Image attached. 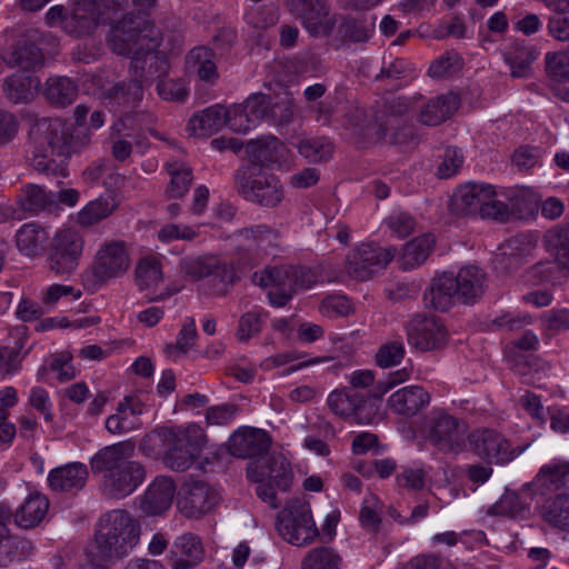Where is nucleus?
Instances as JSON below:
<instances>
[{
  "instance_id": "obj_1",
  "label": "nucleus",
  "mask_w": 569,
  "mask_h": 569,
  "mask_svg": "<svg viewBox=\"0 0 569 569\" xmlns=\"http://www.w3.org/2000/svg\"><path fill=\"white\" fill-rule=\"evenodd\" d=\"M33 151L31 167L44 174L66 177V161L72 153L88 147L91 133L84 129L69 132V127L57 118L34 119L29 129Z\"/></svg>"
},
{
  "instance_id": "obj_2",
  "label": "nucleus",
  "mask_w": 569,
  "mask_h": 569,
  "mask_svg": "<svg viewBox=\"0 0 569 569\" xmlns=\"http://www.w3.org/2000/svg\"><path fill=\"white\" fill-rule=\"evenodd\" d=\"M136 445L120 441L100 449L90 460L93 473L102 475V490L110 498L131 495L146 479L144 466L132 460Z\"/></svg>"
},
{
  "instance_id": "obj_3",
  "label": "nucleus",
  "mask_w": 569,
  "mask_h": 569,
  "mask_svg": "<svg viewBox=\"0 0 569 569\" xmlns=\"http://www.w3.org/2000/svg\"><path fill=\"white\" fill-rule=\"evenodd\" d=\"M140 525L126 510H112L103 515L96 531V551L89 555L90 563L96 560L113 561L127 556L138 543Z\"/></svg>"
},
{
  "instance_id": "obj_4",
  "label": "nucleus",
  "mask_w": 569,
  "mask_h": 569,
  "mask_svg": "<svg viewBox=\"0 0 569 569\" xmlns=\"http://www.w3.org/2000/svg\"><path fill=\"white\" fill-rule=\"evenodd\" d=\"M163 447V463L167 468L183 472L197 460L206 443V435L197 425L187 427H158L153 431Z\"/></svg>"
},
{
  "instance_id": "obj_5",
  "label": "nucleus",
  "mask_w": 569,
  "mask_h": 569,
  "mask_svg": "<svg viewBox=\"0 0 569 569\" xmlns=\"http://www.w3.org/2000/svg\"><path fill=\"white\" fill-rule=\"evenodd\" d=\"M537 486L555 492L540 508L542 519L555 528L569 530V463L541 467L536 477Z\"/></svg>"
},
{
  "instance_id": "obj_6",
  "label": "nucleus",
  "mask_w": 569,
  "mask_h": 569,
  "mask_svg": "<svg viewBox=\"0 0 569 569\" xmlns=\"http://www.w3.org/2000/svg\"><path fill=\"white\" fill-rule=\"evenodd\" d=\"M451 211L458 216H479L498 222H507L511 216L509 207L496 199V191L491 184L476 182L461 186L455 192Z\"/></svg>"
},
{
  "instance_id": "obj_7",
  "label": "nucleus",
  "mask_w": 569,
  "mask_h": 569,
  "mask_svg": "<svg viewBox=\"0 0 569 569\" xmlns=\"http://www.w3.org/2000/svg\"><path fill=\"white\" fill-rule=\"evenodd\" d=\"M236 191L247 201L264 208L279 206L284 198L280 179L260 166H242L233 176Z\"/></svg>"
},
{
  "instance_id": "obj_8",
  "label": "nucleus",
  "mask_w": 569,
  "mask_h": 569,
  "mask_svg": "<svg viewBox=\"0 0 569 569\" xmlns=\"http://www.w3.org/2000/svg\"><path fill=\"white\" fill-rule=\"evenodd\" d=\"M462 422L442 409H432L425 417L421 433L427 442L442 453H459L466 447Z\"/></svg>"
},
{
  "instance_id": "obj_9",
  "label": "nucleus",
  "mask_w": 569,
  "mask_h": 569,
  "mask_svg": "<svg viewBox=\"0 0 569 569\" xmlns=\"http://www.w3.org/2000/svg\"><path fill=\"white\" fill-rule=\"evenodd\" d=\"M277 530L289 543L307 546L318 537L310 506L302 499H291L277 516Z\"/></svg>"
},
{
  "instance_id": "obj_10",
  "label": "nucleus",
  "mask_w": 569,
  "mask_h": 569,
  "mask_svg": "<svg viewBox=\"0 0 569 569\" xmlns=\"http://www.w3.org/2000/svg\"><path fill=\"white\" fill-rule=\"evenodd\" d=\"M156 36L153 26L147 18L128 12L112 24L107 41L114 53L132 57L141 43L146 44Z\"/></svg>"
},
{
  "instance_id": "obj_11",
  "label": "nucleus",
  "mask_w": 569,
  "mask_h": 569,
  "mask_svg": "<svg viewBox=\"0 0 569 569\" xmlns=\"http://www.w3.org/2000/svg\"><path fill=\"white\" fill-rule=\"evenodd\" d=\"M128 268L129 254L123 242L111 241L97 252L91 267L82 274V282L96 290L109 279L122 276Z\"/></svg>"
},
{
  "instance_id": "obj_12",
  "label": "nucleus",
  "mask_w": 569,
  "mask_h": 569,
  "mask_svg": "<svg viewBox=\"0 0 569 569\" xmlns=\"http://www.w3.org/2000/svg\"><path fill=\"white\" fill-rule=\"evenodd\" d=\"M288 11L315 37L331 36L337 16L330 13L328 0H286Z\"/></svg>"
},
{
  "instance_id": "obj_13",
  "label": "nucleus",
  "mask_w": 569,
  "mask_h": 569,
  "mask_svg": "<svg viewBox=\"0 0 569 569\" xmlns=\"http://www.w3.org/2000/svg\"><path fill=\"white\" fill-rule=\"evenodd\" d=\"M470 450L488 463L505 465L522 450L515 449L502 433L495 429L478 428L467 436Z\"/></svg>"
},
{
  "instance_id": "obj_14",
  "label": "nucleus",
  "mask_w": 569,
  "mask_h": 569,
  "mask_svg": "<svg viewBox=\"0 0 569 569\" xmlns=\"http://www.w3.org/2000/svg\"><path fill=\"white\" fill-rule=\"evenodd\" d=\"M393 247L382 248L373 244H361L350 252L346 261L348 276L358 281H366L383 270L395 258Z\"/></svg>"
},
{
  "instance_id": "obj_15",
  "label": "nucleus",
  "mask_w": 569,
  "mask_h": 569,
  "mask_svg": "<svg viewBox=\"0 0 569 569\" xmlns=\"http://www.w3.org/2000/svg\"><path fill=\"white\" fill-rule=\"evenodd\" d=\"M159 47L158 36H156L146 44L141 43L131 57L130 74L139 78L147 87L154 80L163 79L170 69L164 51L157 50Z\"/></svg>"
},
{
  "instance_id": "obj_16",
  "label": "nucleus",
  "mask_w": 569,
  "mask_h": 569,
  "mask_svg": "<svg viewBox=\"0 0 569 569\" xmlns=\"http://www.w3.org/2000/svg\"><path fill=\"white\" fill-rule=\"evenodd\" d=\"M405 329L408 343L422 352L442 349L448 340L445 325L435 316L416 315Z\"/></svg>"
},
{
  "instance_id": "obj_17",
  "label": "nucleus",
  "mask_w": 569,
  "mask_h": 569,
  "mask_svg": "<svg viewBox=\"0 0 569 569\" xmlns=\"http://www.w3.org/2000/svg\"><path fill=\"white\" fill-rule=\"evenodd\" d=\"M82 238L71 229L59 230L50 242L49 268L56 274H70L79 264Z\"/></svg>"
},
{
  "instance_id": "obj_18",
  "label": "nucleus",
  "mask_w": 569,
  "mask_h": 569,
  "mask_svg": "<svg viewBox=\"0 0 569 569\" xmlns=\"http://www.w3.org/2000/svg\"><path fill=\"white\" fill-rule=\"evenodd\" d=\"M330 410L343 418H353L358 422H370L376 412L373 405L367 397L353 388L336 389L327 399Z\"/></svg>"
},
{
  "instance_id": "obj_19",
  "label": "nucleus",
  "mask_w": 569,
  "mask_h": 569,
  "mask_svg": "<svg viewBox=\"0 0 569 569\" xmlns=\"http://www.w3.org/2000/svg\"><path fill=\"white\" fill-rule=\"evenodd\" d=\"M219 495L200 480L186 482L179 493L177 507L188 518H199L210 512L219 502Z\"/></svg>"
},
{
  "instance_id": "obj_20",
  "label": "nucleus",
  "mask_w": 569,
  "mask_h": 569,
  "mask_svg": "<svg viewBox=\"0 0 569 569\" xmlns=\"http://www.w3.org/2000/svg\"><path fill=\"white\" fill-rule=\"evenodd\" d=\"M247 475L252 481L268 480L282 491L289 490L293 480L290 462L281 453H272L250 462Z\"/></svg>"
},
{
  "instance_id": "obj_21",
  "label": "nucleus",
  "mask_w": 569,
  "mask_h": 569,
  "mask_svg": "<svg viewBox=\"0 0 569 569\" xmlns=\"http://www.w3.org/2000/svg\"><path fill=\"white\" fill-rule=\"evenodd\" d=\"M246 153L250 161L247 166H260L264 169L287 162L289 149L277 137L262 136L247 142Z\"/></svg>"
},
{
  "instance_id": "obj_22",
  "label": "nucleus",
  "mask_w": 569,
  "mask_h": 569,
  "mask_svg": "<svg viewBox=\"0 0 569 569\" xmlns=\"http://www.w3.org/2000/svg\"><path fill=\"white\" fill-rule=\"evenodd\" d=\"M134 279L139 291L146 292L148 302L162 301L178 292V289L166 287L160 293H154L157 287L163 282L162 267L156 258L141 259L136 267Z\"/></svg>"
},
{
  "instance_id": "obj_23",
  "label": "nucleus",
  "mask_w": 569,
  "mask_h": 569,
  "mask_svg": "<svg viewBox=\"0 0 569 569\" xmlns=\"http://www.w3.org/2000/svg\"><path fill=\"white\" fill-rule=\"evenodd\" d=\"M271 445L269 433L262 429L244 427L229 439V451L237 458H254L268 451Z\"/></svg>"
},
{
  "instance_id": "obj_24",
  "label": "nucleus",
  "mask_w": 569,
  "mask_h": 569,
  "mask_svg": "<svg viewBox=\"0 0 569 569\" xmlns=\"http://www.w3.org/2000/svg\"><path fill=\"white\" fill-rule=\"evenodd\" d=\"M176 483L171 477L158 476L141 498L140 509L147 516H158L167 511L176 495Z\"/></svg>"
},
{
  "instance_id": "obj_25",
  "label": "nucleus",
  "mask_w": 569,
  "mask_h": 569,
  "mask_svg": "<svg viewBox=\"0 0 569 569\" xmlns=\"http://www.w3.org/2000/svg\"><path fill=\"white\" fill-rule=\"evenodd\" d=\"M203 548L200 539L193 533H184L176 539L169 562L172 569H192L201 562Z\"/></svg>"
},
{
  "instance_id": "obj_26",
  "label": "nucleus",
  "mask_w": 569,
  "mask_h": 569,
  "mask_svg": "<svg viewBox=\"0 0 569 569\" xmlns=\"http://www.w3.org/2000/svg\"><path fill=\"white\" fill-rule=\"evenodd\" d=\"M182 270L186 276L190 277L192 280H200L206 277H212V282L219 280L223 284V288L217 291L219 295H226L227 286L232 284L236 279V274L232 270L227 267H219L211 260L203 258L184 259L182 261Z\"/></svg>"
},
{
  "instance_id": "obj_27",
  "label": "nucleus",
  "mask_w": 569,
  "mask_h": 569,
  "mask_svg": "<svg viewBox=\"0 0 569 569\" xmlns=\"http://www.w3.org/2000/svg\"><path fill=\"white\" fill-rule=\"evenodd\" d=\"M43 39L44 34L33 31L27 38L18 40L11 51L4 57L6 62L10 66L20 67L23 70L40 66L43 61V53L37 42Z\"/></svg>"
},
{
  "instance_id": "obj_28",
  "label": "nucleus",
  "mask_w": 569,
  "mask_h": 569,
  "mask_svg": "<svg viewBox=\"0 0 569 569\" xmlns=\"http://www.w3.org/2000/svg\"><path fill=\"white\" fill-rule=\"evenodd\" d=\"M430 401L429 393L419 386H407L393 392L388 399L390 409L400 416L413 417Z\"/></svg>"
},
{
  "instance_id": "obj_29",
  "label": "nucleus",
  "mask_w": 569,
  "mask_h": 569,
  "mask_svg": "<svg viewBox=\"0 0 569 569\" xmlns=\"http://www.w3.org/2000/svg\"><path fill=\"white\" fill-rule=\"evenodd\" d=\"M88 479V469L81 462H71L52 469L48 482L57 492H73L82 489Z\"/></svg>"
},
{
  "instance_id": "obj_30",
  "label": "nucleus",
  "mask_w": 569,
  "mask_h": 569,
  "mask_svg": "<svg viewBox=\"0 0 569 569\" xmlns=\"http://www.w3.org/2000/svg\"><path fill=\"white\" fill-rule=\"evenodd\" d=\"M485 273L476 266L461 268L453 277V286L457 291L458 301L472 305L483 293Z\"/></svg>"
},
{
  "instance_id": "obj_31",
  "label": "nucleus",
  "mask_w": 569,
  "mask_h": 569,
  "mask_svg": "<svg viewBox=\"0 0 569 569\" xmlns=\"http://www.w3.org/2000/svg\"><path fill=\"white\" fill-rule=\"evenodd\" d=\"M426 306L432 307L441 312L449 310V308L458 301L457 291L453 286V274L443 272L441 276L435 278L430 288L423 295Z\"/></svg>"
},
{
  "instance_id": "obj_32",
  "label": "nucleus",
  "mask_w": 569,
  "mask_h": 569,
  "mask_svg": "<svg viewBox=\"0 0 569 569\" xmlns=\"http://www.w3.org/2000/svg\"><path fill=\"white\" fill-rule=\"evenodd\" d=\"M538 56L539 51L535 46L525 41H515L505 51L503 59L511 69V77L528 78L532 73L531 64Z\"/></svg>"
},
{
  "instance_id": "obj_33",
  "label": "nucleus",
  "mask_w": 569,
  "mask_h": 569,
  "mask_svg": "<svg viewBox=\"0 0 569 569\" xmlns=\"http://www.w3.org/2000/svg\"><path fill=\"white\" fill-rule=\"evenodd\" d=\"M17 202L23 212L38 214L51 210L56 206L57 199L54 192L47 191L36 183H27L21 187L17 196Z\"/></svg>"
},
{
  "instance_id": "obj_34",
  "label": "nucleus",
  "mask_w": 569,
  "mask_h": 569,
  "mask_svg": "<svg viewBox=\"0 0 569 569\" xmlns=\"http://www.w3.org/2000/svg\"><path fill=\"white\" fill-rule=\"evenodd\" d=\"M459 108V98L446 93L430 99L419 114V121L426 126H438L449 119Z\"/></svg>"
},
{
  "instance_id": "obj_35",
  "label": "nucleus",
  "mask_w": 569,
  "mask_h": 569,
  "mask_svg": "<svg viewBox=\"0 0 569 569\" xmlns=\"http://www.w3.org/2000/svg\"><path fill=\"white\" fill-rule=\"evenodd\" d=\"M49 500L46 496L34 492L27 497L14 513V522L23 529L37 527L46 517Z\"/></svg>"
},
{
  "instance_id": "obj_36",
  "label": "nucleus",
  "mask_w": 569,
  "mask_h": 569,
  "mask_svg": "<svg viewBox=\"0 0 569 569\" xmlns=\"http://www.w3.org/2000/svg\"><path fill=\"white\" fill-rule=\"evenodd\" d=\"M349 126L356 132L368 140H380L387 136L388 127L383 126V121H378L371 112L361 107H352L346 114Z\"/></svg>"
},
{
  "instance_id": "obj_37",
  "label": "nucleus",
  "mask_w": 569,
  "mask_h": 569,
  "mask_svg": "<svg viewBox=\"0 0 569 569\" xmlns=\"http://www.w3.org/2000/svg\"><path fill=\"white\" fill-rule=\"evenodd\" d=\"M226 116L224 107L219 104L208 107L190 118L188 130L198 137L211 136L226 126Z\"/></svg>"
},
{
  "instance_id": "obj_38",
  "label": "nucleus",
  "mask_w": 569,
  "mask_h": 569,
  "mask_svg": "<svg viewBox=\"0 0 569 569\" xmlns=\"http://www.w3.org/2000/svg\"><path fill=\"white\" fill-rule=\"evenodd\" d=\"M16 242L23 254L36 257L47 249L49 232L37 223H26L17 231Z\"/></svg>"
},
{
  "instance_id": "obj_39",
  "label": "nucleus",
  "mask_w": 569,
  "mask_h": 569,
  "mask_svg": "<svg viewBox=\"0 0 569 569\" xmlns=\"http://www.w3.org/2000/svg\"><path fill=\"white\" fill-rule=\"evenodd\" d=\"M543 242L553 254L558 267L569 272V224H559L549 229L543 236Z\"/></svg>"
},
{
  "instance_id": "obj_40",
  "label": "nucleus",
  "mask_w": 569,
  "mask_h": 569,
  "mask_svg": "<svg viewBox=\"0 0 569 569\" xmlns=\"http://www.w3.org/2000/svg\"><path fill=\"white\" fill-rule=\"evenodd\" d=\"M43 94L51 104L67 107L76 100L78 86L68 77H51L46 81Z\"/></svg>"
},
{
  "instance_id": "obj_41",
  "label": "nucleus",
  "mask_w": 569,
  "mask_h": 569,
  "mask_svg": "<svg viewBox=\"0 0 569 569\" xmlns=\"http://www.w3.org/2000/svg\"><path fill=\"white\" fill-rule=\"evenodd\" d=\"M253 282L262 288H276L293 292V266L283 264L267 267L260 272H254Z\"/></svg>"
},
{
  "instance_id": "obj_42",
  "label": "nucleus",
  "mask_w": 569,
  "mask_h": 569,
  "mask_svg": "<svg viewBox=\"0 0 569 569\" xmlns=\"http://www.w3.org/2000/svg\"><path fill=\"white\" fill-rule=\"evenodd\" d=\"M32 550L31 542L8 533L7 527H0V567L26 558Z\"/></svg>"
},
{
  "instance_id": "obj_43",
  "label": "nucleus",
  "mask_w": 569,
  "mask_h": 569,
  "mask_svg": "<svg viewBox=\"0 0 569 569\" xmlns=\"http://www.w3.org/2000/svg\"><path fill=\"white\" fill-rule=\"evenodd\" d=\"M337 22H339L337 28L338 36L345 41H367L375 30V19L368 21L365 18L358 19L351 16H340Z\"/></svg>"
},
{
  "instance_id": "obj_44",
  "label": "nucleus",
  "mask_w": 569,
  "mask_h": 569,
  "mask_svg": "<svg viewBox=\"0 0 569 569\" xmlns=\"http://www.w3.org/2000/svg\"><path fill=\"white\" fill-rule=\"evenodd\" d=\"M118 203L111 194L90 201L79 213L78 222L83 227L93 226L109 217Z\"/></svg>"
},
{
  "instance_id": "obj_45",
  "label": "nucleus",
  "mask_w": 569,
  "mask_h": 569,
  "mask_svg": "<svg viewBox=\"0 0 569 569\" xmlns=\"http://www.w3.org/2000/svg\"><path fill=\"white\" fill-rule=\"evenodd\" d=\"M6 97L13 103H26L33 96V80L24 72L8 77L3 83Z\"/></svg>"
},
{
  "instance_id": "obj_46",
  "label": "nucleus",
  "mask_w": 569,
  "mask_h": 569,
  "mask_svg": "<svg viewBox=\"0 0 569 569\" xmlns=\"http://www.w3.org/2000/svg\"><path fill=\"white\" fill-rule=\"evenodd\" d=\"M147 87L139 78L131 76L129 81L116 83L109 92V97L128 108H134L143 97V88Z\"/></svg>"
},
{
  "instance_id": "obj_47",
  "label": "nucleus",
  "mask_w": 569,
  "mask_h": 569,
  "mask_svg": "<svg viewBox=\"0 0 569 569\" xmlns=\"http://www.w3.org/2000/svg\"><path fill=\"white\" fill-rule=\"evenodd\" d=\"M97 26L96 19L86 10L82 2L78 4L72 14L62 20L63 30L76 38L90 34Z\"/></svg>"
},
{
  "instance_id": "obj_48",
  "label": "nucleus",
  "mask_w": 569,
  "mask_h": 569,
  "mask_svg": "<svg viewBox=\"0 0 569 569\" xmlns=\"http://www.w3.org/2000/svg\"><path fill=\"white\" fill-rule=\"evenodd\" d=\"M237 234L249 242L248 249H256L257 251L276 246L279 238L278 232L266 224L240 229Z\"/></svg>"
},
{
  "instance_id": "obj_49",
  "label": "nucleus",
  "mask_w": 569,
  "mask_h": 569,
  "mask_svg": "<svg viewBox=\"0 0 569 569\" xmlns=\"http://www.w3.org/2000/svg\"><path fill=\"white\" fill-rule=\"evenodd\" d=\"M433 244L435 239L431 234H422L412 239L403 248V264L407 268L419 266L428 258Z\"/></svg>"
},
{
  "instance_id": "obj_50",
  "label": "nucleus",
  "mask_w": 569,
  "mask_h": 569,
  "mask_svg": "<svg viewBox=\"0 0 569 569\" xmlns=\"http://www.w3.org/2000/svg\"><path fill=\"white\" fill-rule=\"evenodd\" d=\"M341 557L330 547L311 549L301 563V569H340Z\"/></svg>"
},
{
  "instance_id": "obj_51",
  "label": "nucleus",
  "mask_w": 569,
  "mask_h": 569,
  "mask_svg": "<svg viewBox=\"0 0 569 569\" xmlns=\"http://www.w3.org/2000/svg\"><path fill=\"white\" fill-rule=\"evenodd\" d=\"M17 332L20 335V338L14 347H0V375L2 376L13 375L21 368L22 357H20V351L24 346L27 327L21 326L17 328Z\"/></svg>"
},
{
  "instance_id": "obj_52",
  "label": "nucleus",
  "mask_w": 569,
  "mask_h": 569,
  "mask_svg": "<svg viewBox=\"0 0 569 569\" xmlns=\"http://www.w3.org/2000/svg\"><path fill=\"white\" fill-rule=\"evenodd\" d=\"M86 10L96 19L97 23H107L119 11L129 7L130 0H83Z\"/></svg>"
},
{
  "instance_id": "obj_53",
  "label": "nucleus",
  "mask_w": 569,
  "mask_h": 569,
  "mask_svg": "<svg viewBox=\"0 0 569 569\" xmlns=\"http://www.w3.org/2000/svg\"><path fill=\"white\" fill-rule=\"evenodd\" d=\"M297 147L300 154L311 162L328 161L333 153V146L331 141L326 137H316L301 140Z\"/></svg>"
},
{
  "instance_id": "obj_54",
  "label": "nucleus",
  "mask_w": 569,
  "mask_h": 569,
  "mask_svg": "<svg viewBox=\"0 0 569 569\" xmlns=\"http://www.w3.org/2000/svg\"><path fill=\"white\" fill-rule=\"evenodd\" d=\"M168 173L171 178L167 193L171 198L183 197L192 182V170L184 163L173 162L167 167Z\"/></svg>"
},
{
  "instance_id": "obj_55",
  "label": "nucleus",
  "mask_w": 569,
  "mask_h": 569,
  "mask_svg": "<svg viewBox=\"0 0 569 569\" xmlns=\"http://www.w3.org/2000/svg\"><path fill=\"white\" fill-rule=\"evenodd\" d=\"M546 72L556 82H569V52H548L546 54Z\"/></svg>"
},
{
  "instance_id": "obj_56",
  "label": "nucleus",
  "mask_w": 569,
  "mask_h": 569,
  "mask_svg": "<svg viewBox=\"0 0 569 569\" xmlns=\"http://www.w3.org/2000/svg\"><path fill=\"white\" fill-rule=\"evenodd\" d=\"M406 349L402 341L393 340L381 345L376 353V362L380 368L398 366L405 358Z\"/></svg>"
},
{
  "instance_id": "obj_57",
  "label": "nucleus",
  "mask_w": 569,
  "mask_h": 569,
  "mask_svg": "<svg viewBox=\"0 0 569 569\" xmlns=\"http://www.w3.org/2000/svg\"><path fill=\"white\" fill-rule=\"evenodd\" d=\"M491 511L493 515L516 518L523 515L526 511V505L522 502L518 493L506 490L502 497L491 507Z\"/></svg>"
},
{
  "instance_id": "obj_58",
  "label": "nucleus",
  "mask_w": 569,
  "mask_h": 569,
  "mask_svg": "<svg viewBox=\"0 0 569 569\" xmlns=\"http://www.w3.org/2000/svg\"><path fill=\"white\" fill-rule=\"evenodd\" d=\"M295 103L292 99H283L271 103L269 99L267 122L273 126H287L293 121Z\"/></svg>"
},
{
  "instance_id": "obj_59",
  "label": "nucleus",
  "mask_w": 569,
  "mask_h": 569,
  "mask_svg": "<svg viewBox=\"0 0 569 569\" xmlns=\"http://www.w3.org/2000/svg\"><path fill=\"white\" fill-rule=\"evenodd\" d=\"M198 337L196 322L192 317L186 319L181 330L178 333L176 343H169L164 347V352L170 355L177 350L181 353H187L194 345Z\"/></svg>"
},
{
  "instance_id": "obj_60",
  "label": "nucleus",
  "mask_w": 569,
  "mask_h": 569,
  "mask_svg": "<svg viewBox=\"0 0 569 569\" xmlns=\"http://www.w3.org/2000/svg\"><path fill=\"white\" fill-rule=\"evenodd\" d=\"M269 97L263 93H256L250 96L242 104V112H246L254 126L259 124L262 120L267 121Z\"/></svg>"
},
{
  "instance_id": "obj_61",
  "label": "nucleus",
  "mask_w": 569,
  "mask_h": 569,
  "mask_svg": "<svg viewBox=\"0 0 569 569\" xmlns=\"http://www.w3.org/2000/svg\"><path fill=\"white\" fill-rule=\"evenodd\" d=\"M263 320L261 315L256 311H248L243 313L239 321L236 336L240 342H247L252 337L257 336L262 329Z\"/></svg>"
},
{
  "instance_id": "obj_62",
  "label": "nucleus",
  "mask_w": 569,
  "mask_h": 569,
  "mask_svg": "<svg viewBox=\"0 0 569 569\" xmlns=\"http://www.w3.org/2000/svg\"><path fill=\"white\" fill-rule=\"evenodd\" d=\"M157 92L163 100L178 102L184 101L189 94V91L182 80L164 78L158 81Z\"/></svg>"
},
{
  "instance_id": "obj_63",
  "label": "nucleus",
  "mask_w": 569,
  "mask_h": 569,
  "mask_svg": "<svg viewBox=\"0 0 569 569\" xmlns=\"http://www.w3.org/2000/svg\"><path fill=\"white\" fill-rule=\"evenodd\" d=\"M81 295L74 287L56 283L42 292L41 301L46 308L52 309L61 298L71 296L73 300H78Z\"/></svg>"
},
{
  "instance_id": "obj_64",
  "label": "nucleus",
  "mask_w": 569,
  "mask_h": 569,
  "mask_svg": "<svg viewBox=\"0 0 569 569\" xmlns=\"http://www.w3.org/2000/svg\"><path fill=\"white\" fill-rule=\"evenodd\" d=\"M463 157L461 150L456 147H448L445 150L442 162L438 167V176L448 179L453 176L462 166Z\"/></svg>"
}]
</instances>
